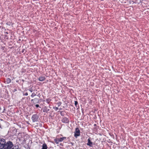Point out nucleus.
Returning <instances> with one entry per match:
<instances>
[{
    "label": "nucleus",
    "instance_id": "10",
    "mask_svg": "<svg viewBox=\"0 0 149 149\" xmlns=\"http://www.w3.org/2000/svg\"><path fill=\"white\" fill-rule=\"evenodd\" d=\"M11 81V80L9 78H8L7 79V82L8 83H10Z\"/></svg>",
    "mask_w": 149,
    "mask_h": 149
},
{
    "label": "nucleus",
    "instance_id": "5",
    "mask_svg": "<svg viewBox=\"0 0 149 149\" xmlns=\"http://www.w3.org/2000/svg\"><path fill=\"white\" fill-rule=\"evenodd\" d=\"M45 79V78L44 77H39V81H43Z\"/></svg>",
    "mask_w": 149,
    "mask_h": 149
},
{
    "label": "nucleus",
    "instance_id": "3",
    "mask_svg": "<svg viewBox=\"0 0 149 149\" xmlns=\"http://www.w3.org/2000/svg\"><path fill=\"white\" fill-rule=\"evenodd\" d=\"M38 117L36 114L33 115L32 117V119L33 122L37 121Z\"/></svg>",
    "mask_w": 149,
    "mask_h": 149
},
{
    "label": "nucleus",
    "instance_id": "2",
    "mask_svg": "<svg viewBox=\"0 0 149 149\" xmlns=\"http://www.w3.org/2000/svg\"><path fill=\"white\" fill-rule=\"evenodd\" d=\"M80 135V132L78 128H76L75 129V131L74 132V136L76 138L78 136H79Z\"/></svg>",
    "mask_w": 149,
    "mask_h": 149
},
{
    "label": "nucleus",
    "instance_id": "17",
    "mask_svg": "<svg viewBox=\"0 0 149 149\" xmlns=\"http://www.w3.org/2000/svg\"><path fill=\"white\" fill-rule=\"evenodd\" d=\"M71 143L72 144V145H73V143Z\"/></svg>",
    "mask_w": 149,
    "mask_h": 149
},
{
    "label": "nucleus",
    "instance_id": "11",
    "mask_svg": "<svg viewBox=\"0 0 149 149\" xmlns=\"http://www.w3.org/2000/svg\"><path fill=\"white\" fill-rule=\"evenodd\" d=\"M35 95H36V94L34 93H32V94L31 95V97H33Z\"/></svg>",
    "mask_w": 149,
    "mask_h": 149
},
{
    "label": "nucleus",
    "instance_id": "18",
    "mask_svg": "<svg viewBox=\"0 0 149 149\" xmlns=\"http://www.w3.org/2000/svg\"><path fill=\"white\" fill-rule=\"evenodd\" d=\"M34 100H35V99H34ZM33 100H31V101H33Z\"/></svg>",
    "mask_w": 149,
    "mask_h": 149
},
{
    "label": "nucleus",
    "instance_id": "12",
    "mask_svg": "<svg viewBox=\"0 0 149 149\" xmlns=\"http://www.w3.org/2000/svg\"><path fill=\"white\" fill-rule=\"evenodd\" d=\"M54 109L56 110V111H57L58 109V108L57 107H54Z\"/></svg>",
    "mask_w": 149,
    "mask_h": 149
},
{
    "label": "nucleus",
    "instance_id": "6",
    "mask_svg": "<svg viewBox=\"0 0 149 149\" xmlns=\"http://www.w3.org/2000/svg\"><path fill=\"white\" fill-rule=\"evenodd\" d=\"M47 145L44 143L42 146V149H47Z\"/></svg>",
    "mask_w": 149,
    "mask_h": 149
},
{
    "label": "nucleus",
    "instance_id": "15",
    "mask_svg": "<svg viewBox=\"0 0 149 149\" xmlns=\"http://www.w3.org/2000/svg\"><path fill=\"white\" fill-rule=\"evenodd\" d=\"M36 107H39V105H38V104H36Z\"/></svg>",
    "mask_w": 149,
    "mask_h": 149
},
{
    "label": "nucleus",
    "instance_id": "8",
    "mask_svg": "<svg viewBox=\"0 0 149 149\" xmlns=\"http://www.w3.org/2000/svg\"><path fill=\"white\" fill-rule=\"evenodd\" d=\"M54 141L55 143H56V144H58L59 141V139H54Z\"/></svg>",
    "mask_w": 149,
    "mask_h": 149
},
{
    "label": "nucleus",
    "instance_id": "20",
    "mask_svg": "<svg viewBox=\"0 0 149 149\" xmlns=\"http://www.w3.org/2000/svg\"><path fill=\"white\" fill-rule=\"evenodd\" d=\"M31 91V92H32V91Z\"/></svg>",
    "mask_w": 149,
    "mask_h": 149
},
{
    "label": "nucleus",
    "instance_id": "9",
    "mask_svg": "<svg viewBox=\"0 0 149 149\" xmlns=\"http://www.w3.org/2000/svg\"><path fill=\"white\" fill-rule=\"evenodd\" d=\"M63 120H64V123H68L69 122L68 119L66 118H63Z\"/></svg>",
    "mask_w": 149,
    "mask_h": 149
},
{
    "label": "nucleus",
    "instance_id": "16",
    "mask_svg": "<svg viewBox=\"0 0 149 149\" xmlns=\"http://www.w3.org/2000/svg\"><path fill=\"white\" fill-rule=\"evenodd\" d=\"M61 104L60 103H58V105L59 106V105H60Z\"/></svg>",
    "mask_w": 149,
    "mask_h": 149
},
{
    "label": "nucleus",
    "instance_id": "14",
    "mask_svg": "<svg viewBox=\"0 0 149 149\" xmlns=\"http://www.w3.org/2000/svg\"><path fill=\"white\" fill-rule=\"evenodd\" d=\"M24 95H28V93H26L24 94Z\"/></svg>",
    "mask_w": 149,
    "mask_h": 149
},
{
    "label": "nucleus",
    "instance_id": "4",
    "mask_svg": "<svg viewBox=\"0 0 149 149\" xmlns=\"http://www.w3.org/2000/svg\"><path fill=\"white\" fill-rule=\"evenodd\" d=\"M88 142L87 144L88 145L90 146H92L93 145V143L91 141V140L89 139H88Z\"/></svg>",
    "mask_w": 149,
    "mask_h": 149
},
{
    "label": "nucleus",
    "instance_id": "1",
    "mask_svg": "<svg viewBox=\"0 0 149 149\" xmlns=\"http://www.w3.org/2000/svg\"><path fill=\"white\" fill-rule=\"evenodd\" d=\"M13 146V144L10 141L6 143L4 139H0V149H11Z\"/></svg>",
    "mask_w": 149,
    "mask_h": 149
},
{
    "label": "nucleus",
    "instance_id": "19",
    "mask_svg": "<svg viewBox=\"0 0 149 149\" xmlns=\"http://www.w3.org/2000/svg\"><path fill=\"white\" fill-rule=\"evenodd\" d=\"M1 107H0V110H1Z\"/></svg>",
    "mask_w": 149,
    "mask_h": 149
},
{
    "label": "nucleus",
    "instance_id": "7",
    "mask_svg": "<svg viewBox=\"0 0 149 149\" xmlns=\"http://www.w3.org/2000/svg\"><path fill=\"white\" fill-rule=\"evenodd\" d=\"M66 139V137H61V138H60L59 139V141L60 142H61L62 141H63V140H64V139Z\"/></svg>",
    "mask_w": 149,
    "mask_h": 149
},
{
    "label": "nucleus",
    "instance_id": "13",
    "mask_svg": "<svg viewBox=\"0 0 149 149\" xmlns=\"http://www.w3.org/2000/svg\"><path fill=\"white\" fill-rule=\"evenodd\" d=\"M75 105L76 106L78 104V102L77 101H75L74 102Z\"/></svg>",
    "mask_w": 149,
    "mask_h": 149
}]
</instances>
